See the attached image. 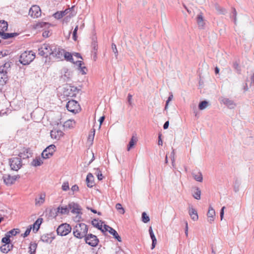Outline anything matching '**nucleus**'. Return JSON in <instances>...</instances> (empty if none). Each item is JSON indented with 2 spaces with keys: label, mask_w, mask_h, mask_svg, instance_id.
<instances>
[{
  "label": "nucleus",
  "mask_w": 254,
  "mask_h": 254,
  "mask_svg": "<svg viewBox=\"0 0 254 254\" xmlns=\"http://www.w3.org/2000/svg\"><path fill=\"white\" fill-rule=\"evenodd\" d=\"M88 230L87 226L84 223H78L73 228V234L76 238L82 239L87 236Z\"/></svg>",
  "instance_id": "f257e3e1"
},
{
  "label": "nucleus",
  "mask_w": 254,
  "mask_h": 254,
  "mask_svg": "<svg viewBox=\"0 0 254 254\" xmlns=\"http://www.w3.org/2000/svg\"><path fill=\"white\" fill-rule=\"evenodd\" d=\"M35 58V54L32 51H26L23 52L19 57V61L23 65H28Z\"/></svg>",
  "instance_id": "f03ea898"
},
{
  "label": "nucleus",
  "mask_w": 254,
  "mask_h": 254,
  "mask_svg": "<svg viewBox=\"0 0 254 254\" xmlns=\"http://www.w3.org/2000/svg\"><path fill=\"white\" fill-rule=\"evenodd\" d=\"M10 67L9 63H5L0 67V85H4L8 80L7 72Z\"/></svg>",
  "instance_id": "7ed1b4c3"
},
{
  "label": "nucleus",
  "mask_w": 254,
  "mask_h": 254,
  "mask_svg": "<svg viewBox=\"0 0 254 254\" xmlns=\"http://www.w3.org/2000/svg\"><path fill=\"white\" fill-rule=\"evenodd\" d=\"M68 207L69 211L70 210L71 213L77 214L75 217L76 220L79 221L81 219V215L82 214L81 206L76 203L71 202L68 203Z\"/></svg>",
  "instance_id": "20e7f679"
},
{
  "label": "nucleus",
  "mask_w": 254,
  "mask_h": 254,
  "mask_svg": "<svg viewBox=\"0 0 254 254\" xmlns=\"http://www.w3.org/2000/svg\"><path fill=\"white\" fill-rule=\"evenodd\" d=\"M9 164L11 170L13 171H18L22 166L21 158L14 157L9 159Z\"/></svg>",
  "instance_id": "39448f33"
},
{
  "label": "nucleus",
  "mask_w": 254,
  "mask_h": 254,
  "mask_svg": "<svg viewBox=\"0 0 254 254\" xmlns=\"http://www.w3.org/2000/svg\"><path fill=\"white\" fill-rule=\"evenodd\" d=\"M53 47H51L48 44H43L38 49L39 55L44 57H47L49 55H51L52 53Z\"/></svg>",
  "instance_id": "423d86ee"
},
{
  "label": "nucleus",
  "mask_w": 254,
  "mask_h": 254,
  "mask_svg": "<svg viewBox=\"0 0 254 254\" xmlns=\"http://www.w3.org/2000/svg\"><path fill=\"white\" fill-rule=\"evenodd\" d=\"M66 107L68 111L73 113H77L80 109L79 104L74 100L69 101L66 105Z\"/></svg>",
  "instance_id": "0eeeda50"
},
{
  "label": "nucleus",
  "mask_w": 254,
  "mask_h": 254,
  "mask_svg": "<svg viewBox=\"0 0 254 254\" xmlns=\"http://www.w3.org/2000/svg\"><path fill=\"white\" fill-rule=\"evenodd\" d=\"M71 228L69 224L66 223L60 225L57 228V232L58 235L66 236L70 232Z\"/></svg>",
  "instance_id": "6e6552de"
},
{
  "label": "nucleus",
  "mask_w": 254,
  "mask_h": 254,
  "mask_svg": "<svg viewBox=\"0 0 254 254\" xmlns=\"http://www.w3.org/2000/svg\"><path fill=\"white\" fill-rule=\"evenodd\" d=\"M56 150V146L51 144L45 148L42 152L41 155L43 158L48 159L51 157Z\"/></svg>",
  "instance_id": "1a4fd4ad"
},
{
  "label": "nucleus",
  "mask_w": 254,
  "mask_h": 254,
  "mask_svg": "<svg viewBox=\"0 0 254 254\" xmlns=\"http://www.w3.org/2000/svg\"><path fill=\"white\" fill-rule=\"evenodd\" d=\"M85 241L86 244L92 247H96L99 243L97 237L92 234H89L85 237Z\"/></svg>",
  "instance_id": "9d476101"
},
{
  "label": "nucleus",
  "mask_w": 254,
  "mask_h": 254,
  "mask_svg": "<svg viewBox=\"0 0 254 254\" xmlns=\"http://www.w3.org/2000/svg\"><path fill=\"white\" fill-rule=\"evenodd\" d=\"M29 15L33 18H37L41 16V11L38 5H33L29 11Z\"/></svg>",
  "instance_id": "9b49d317"
},
{
  "label": "nucleus",
  "mask_w": 254,
  "mask_h": 254,
  "mask_svg": "<svg viewBox=\"0 0 254 254\" xmlns=\"http://www.w3.org/2000/svg\"><path fill=\"white\" fill-rule=\"evenodd\" d=\"M65 51L59 47H55L52 49V56L56 57L57 59L61 60L63 58Z\"/></svg>",
  "instance_id": "f8f14e48"
},
{
  "label": "nucleus",
  "mask_w": 254,
  "mask_h": 254,
  "mask_svg": "<svg viewBox=\"0 0 254 254\" xmlns=\"http://www.w3.org/2000/svg\"><path fill=\"white\" fill-rule=\"evenodd\" d=\"M16 176H11L9 174H5L2 177L4 183L7 186L13 184L16 181Z\"/></svg>",
  "instance_id": "ddd939ff"
},
{
  "label": "nucleus",
  "mask_w": 254,
  "mask_h": 254,
  "mask_svg": "<svg viewBox=\"0 0 254 254\" xmlns=\"http://www.w3.org/2000/svg\"><path fill=\"white\" fill-rule=\"evenodd\" d=\"M50 134L51 137L56 140H59L64 135V133L61 130L55 128L51 131Z\"/></svg>",
  "instance_id": "4468645a"
},
{
  "label": "nucleus",
  "mask_w": 254,
  "mask_h": 254,
  "mask_svg": "<svg viewBox=\"0 0 254 254\" xmlns=\"http://www.w3.org/2000/svg\"><path fill=\"white\" fill-rule=\"evenodd\" d=\"M221 103L224 104L226 105L228 108L230 109H234L236 107V105L235 102L227 98H223L221 99Z\"/></svg>",
  "instance_id": "2eb2a0df"
},
{
  "label": "nucleus",
  "mask_w": 254,
  "mask_h": 254,
  "mask_svg": "<svg viewBox=\"0 0 254 254\" xmlns=\"http://www.w3.org/2000/svg\"><path fill=\"white\" fill-rule=\"evenodd\" d=\"M191 193L193 197L199 200L201 198V190L198 187H194L191 189Z\"/></svg>",
  "instance_id": "dca6fc26"
},
{
  "label": "nucleus",
  "mask_w": 254,
  "mask_h": 254,
  "mask_svg": "<svg viewBox=\"0 0 254 254\" xmlns=\"http://www.w3.org/2000/svg\"><path fill=\"white\" fill-rule=\"evenodd\" d=\"M189 213L192 220L193 221L198 220V216L197 211L192 206L189 207Z\"/></svg>",
  "instance_id": "f3484780"
},
{
  "label": "nucleus",
  "mask_w": 254,
  "mask_h": 254,
  "mask_svg": "<svg viewBox=\"0 0 254 254\" xmlns=\"http://www.w3.org/2000/svg\"><path fill=\"white\" fill-rule=\"evenodd\" d=\"M42 222L43 219L41 218H39L33 225H31L32 226V229H33V231L34 233H36L38 231Z\"/></svg>",
  "instance_id": "a211bd4d"
},
{
  "label": "nucleus",
  "mask_w": 254,
  "mask_h": 254,
  "mask_svg": "<svg viewBox=\"0 0 254 254\" xmlns=\"http://www.w3.org/2000/svg\"><path fill=\"white\" fill-rule=\"evenodd\" d=\"M69 207L68 205L67 206H59L57 209L56 214L58 215L59 213L61 214H68Z\"/></svg>",
  "instance_id": "6ab92c4d"
},
{
  "label": "nucleus",
  "mask_w": 254,
  "mask_h": 254,
  "mask_svg": "<svg viewBox=\"0 0 254 254\" xmlns=\"http://www.w3.org/2000/svg\"><path fill=\"white\" fill-rule=\"evenodd\" d=\"M207 216L209 218L208 221L210 223H211V222L214 220L215 218V210L211 206L209 207V209L207 212Z\"/></svg>",
  "instance_id": "aec40b11"
},
{
  "label": "nucleus",
  "mask_w": 254,
  "mask_h": 254,
  "mask_svg": "<svg viewBox=\"0 0 254 254\" xmlns=\"http://www.w3.org/2000/svg\"><path fill=\"white\" fill-rule=\"evenodd\" d=\"M13 247L11 244H3L0 247V250L2 253L6 254L12 249Z\"/></svg>",
  "instance_id": "412c9836"
},
{
  "label": "nucleus",
  "mask_w": 254,
  "mask_h": 254,
  "mask_svg": "<svg viewBox=\"0 0 254 254\" xmlns=\"http://www.w3.org/2000/svg\"><path fill=\"white\" fill-rule=\"evenodd\" d=\"M46 194L42 193L40 194L39 197L35 198V205L40 206L44 203L45 200Z\"/></svg>",
  "instance_id": "4be33fe9"
},
{
  "label": "nucleus",
  "mask_w": 254,
  "mask_h": 254,
  "mask_svg": "<svg viewBox=\"0 0 254 254\" xmlns=\"http://www.w3.org/2000/svg\"><path fill=\"white\" fill-rule=\"evenodd\" d=\"M87 186L89 188H92L94 185V177L91 173H89L86 179Z\"/></svg>",
  "instance_id": "5701e85b"
},
{
  "label": "nucleus",
  "mask_w": 254,
  "mask_h": 254,
  "mask_svg": "<svg viewBox=\"0 0 254 254\" xmlns=\"http://www.w3.org/2000/svg\"><path fill=\"white\" fill-rule=\"evenodd\" d=\"M18 35L17 33H8L0 31V36L3 39H7Z\"/></svg>",
  "instance_id": "b1692460"
},
{
  "label": "nucleus",
  "mask_w": 254,
  "mask_h": 254,
  "mask_svg": "<svg viewBox=\"0 0 254 254\" xmlns=\"http://www.w3.org/2000/svg\"><path fill=\"white\" fill-rule=\"evenodd\" d=\"M149 233L151 239L152 241V243L151 249L152 250H153L155 247V245H156V243H157V240L156 239V237L155 236V235H154V234L153 233V231L152 230V229L151 227H149Z\"/></svg>",
  "instance_id": "393cba45"
},
{
  "label": "nucleus",
  "mask_w": 254,
  "mask_h": 254,
  "mask_svg": "<svg viewBox=\"0 0 254 254\" xmlns=\"http://www.w3.org/2000/svg\"><path fill=\"white\" fill-rule=\"evenodd\" d=\"M31 153L29 152V149H26L22 152H20L18 157L21 158V160L22 159H24L28 158L31 157Z\"/></svg>",
  "instance_id": "a878e982"
},
{
  "label": "nucleus",
  "mask_w": 254,
  "mask_h": 254,
  "mask_svg": "<svg viewBox=\"0 0 254 254\" xmlns=\"http://www.w3.org/2000/svg\"><path fill=\"white\" fill-rule=\"evenodd\" d=\"M196 21L198 27L200 28H203L204 26V22L203 18V16L201 13H199L197 15Z\"/></svg>",
  "instance_id": "bb28decb"
},
{
  "label": "nucleus",
  "mask_w": 254,
  "mask_h": 254,
  "mask_svg": "<svg viewBox=\"0 0 254 254\" xmlns=\"http://www.w3.org/2000/svg\"><path fill=\"white\" fill-rule=\"evenodd\" d=\"M102 223L103 222L101 221H99L98 220L96 219H94L92 221V224L94 227L97 228L102 232H103L104 230H102Z\"/></svg>",
  "instance_id": "cd10ccee"
},
{
  "label": "nucleus",
  "mask_w": 254,
  "mask_h": 254,
  "mask_svg": "<svg viewBox=\"0 0 254 254\" xmlns=\"http://www.w3.org/2000/svg\"><path fill=\"white\" fill-rule=\"evenodd\" d=\"M111 235H112L114 238L117 239L119 242L122 241V239L121 237L119 235L117 232L113 228H110V231L109 232Z\"/></svg>",
  "instance_id": "c85d7f7f"
},
{
  "label": "nucleus",
  "mask_w": 254,
  "mask_h": 254,
  "mask_svg": "<svg viewBox=\"0 0 254 254\" xmlns=\"http://www.w3.org/2000/svg\"><path fill=\"white\" fill-rule=\"evenodd\" d=\"M192 176L194 179L197 182H201L203 180L202 174L200 172H197L196 174L194 172H192Z\"/></svg>",
  "instance_id": "c756f323"
},
{
  "label": "nucleus",
  "mask_w": 254,
  "mask_h": 254,
  "mask_svg": "<svg viewBox=\"0 0 254 254\" xmlns=\"http://www.w3.org/2000/svg\"><path fill=\"white\" fill-rule=\"evenodd\" d=\"M137 140V138L134 137V136H133L131 137L130 140L129 142V143H128V145L127 146V151H129L130 150V149L134 146L135 144L136 143Z\"/></svg>",
  "instance_id": "7c9ffc66"
},
{
  "label": "nucleus",
  "mask_w": 254,
  "mask_h": 254,
  "mask_svg": "<svg viewBox=\"0 0 254 254\" xmlns=\"http://www.w3.org/2000/svg\"><path fill=\"white\" fill-rule=\"evenodd\" d=\"M8 24L7 22L4 20L0 21V31L5 32L7 30Z\"/></svg>",
  "instance_id": "2f4dec72"
},
{
  "label": "nucleus",
  "mask_w": 254,
  "mask_h": 254,
  "mask_svg": "<svg viewBox=\"0 0 254 254\" xmlns=\"http://www.w3.org/2000/svg\"><path fill=\"white\" fill-rule=\"evenodd\" d=\"M37 247V244L35 243H31L29 247V252L30 254H34Z\"/></svg>",
  "instance_id": "473e14b6"
},
{
  "label": "nucleus",
  "mask_w": 254,
  "mask_h": 254,
  "mask_svg": "<svg viewBox=\"0 0 254 254\" xmlns=\"http://www.w3.org/2000/svg\"><path fill=\"white\" fill-rule=\"evenodd\" d=\"M64 59L66 61H69L73 63H74V62L73 61L72 55L70 53L65 51L64 53Z\"/></svg>",
  "instance_id": "72a5a7b5"
},
{
  "label": "nucleus",
  "mask_w": 254,
  "mask_h": 254,
  "mask_svg": "<svg viewBox=\"0 0 254 254\" xmlns=\"http://www.w3.org/2000/svg\"><path fill=\"white\" fill-rule=\"evenodd\" d=\"M43 164V161L40 158H36L34 159L32 162V165L34 166H39Z\"/></svg>",
  "instance_id": "f704fd0d"
},
{
  "label": "nucleus",
  "mask_w": 254,
  "mask_h": 254,
  "mask_svg": "<svg viewBox=\"0 0 254 254\" xmlns=\"http://www.w3.org/2000/svg\"><path fill=\"white\" fill-rule=\"evenodd\" d=\"M208 102L206 101H202L200 102L198 105L199 109L200 110H203L206 108L208 105Z\"/></svg>",
  "instance_id": "c9c22d12"
},
{
  "label": "nucleus",
  "mask_w": 254,
  "mask_h": 254,
  "mask_svg": "<svg viewBox=\"0 0 254 254\" xmlns=\"http://www.w3.org/2000/svg\"><path fill=\"white\" fill-rule=\"evenodd\" d=\"M76 64L78 65L80 69V71L82 72V74H86V68L85 66H81V65L82 64V62L81 61H77L76 62Z\"/></svg>",
  "instance_id": "e433bc0d"
},
{
  "label": "nucleus",
  "mask_w": 254,
  "mask_h": 254,
  "mask_svg": "<svg viewBox=\"0 0 254 254\" xmlns=\"http://www.w3.org/2000/svg\"><path fill=\"white\" fill-rule=\"evenodd\" d=\"M75 125V122L73 120H69L65 122L64 124V127H72Z\"/></svg>",
  "instance_id": "4c0bfd02"
},
{
  "label": "nucleus",
  "mask_w": 254,
  "mask_h": 254,
  "mask_svg": "<svg viewBox=\"0 0 254 254\" xmlns=\"http://www.w3.org/2000/svg\"><path fill=\"white\" fill-rule=\"evenodd\" d=\"M10 235H5V236L3 237L1 240V242L3 243L4 244H10Z\"/></svg>",
  "instance_id": "58836bf2"
},
{
  "label": "nucleus",
  "mask_w": 254,
  "mask_h": 254,
  "mask_svg": "<svg viewBox=\"0 0 254 254\" xmlns=\"http://www.w3.org/2000/svg\"><path fill=\"white\" fill-rule=\"evenodd\" d=\"M69 89H67V90H68ZM69 90L73 92V93L70 94L68 95V96H70L71 97L74 96L76 95V92H77V89L76 87L74 86H70L69 87Z\"/></svg>",
  "instance_id": "ea45409f"
},
{
  "label": "nucleus",
  "mask_w": 254,
  "mask_h": 254,
  "mask_svg": "<svg viewBox=\"0 0 254 254\" xmlns=\"http://www.w3.org/2000/svg\"><path fill=\"white\" fill-rule=\"evenodd\" d=\"M150 219L149 216L147 215V214L145 212H143L142 213V221L144 223H147L149 221Z\"/></svg>",
  "instance_id": "a19ab883"
},
{
  "label": "nucleus",
  "mask_w": 254,
  "mask_h": 254,
  "mask_svg": "<svg viewBox=\"0 0 254 254\" xmlns=\"http://www.w3.org/2000/svg\"><path fill=\"white\" fill-rule=\"evenodd\" d=\"M116 208L120 213L124 214L125 210H124V208L122 207L121 204L117 203L116 205Z\"/></svg>",
  "instance_id": "79ce46f5"
},
{
  "label": "nucleus",
  "mask_w": 254,
  "mask_h": 254,
  "mask_svg": "<svg viewBox=\"0 0 254 254\" xmlns=\"http://www.w3.org/2000/svg\"><path fill=\"white\" fill-rule=\"evenodd\" d=\"M73 8V7H72L71 8H67V9H66L65 10L61 11V12H62V13L63 14V15L64 16H65L69 13V15L67 16L70 17L71 16H72V15H71V13L70 12H71V9H72Z\"/></svg>",
  "instance_id": "37998d69"
},
{
  "label": "nucleus",
  "mask_w": 254,
  "mask_h": 254,
  "mask_svg": "<svg viewBox=\"0 0 254 254\" xmlns=\"http://www.w3.org/2000/svg\"><path fill=\"white\" fill-rule=\"evenodd\" d=\"M19 233V230L18 229H13L6 233L7 235H10L11 236H15L17 233Z\"/></svg>",
  "instance_id": "c03bdc74"
},
{
  "label": "nucleus",
  "mask_w": 254,
  "mask_h": 254,
  "mask_svg": "<svg viewBox=\"0 0 254 254\" xmlns=\"http://www.w3.org/2000/svg\"><path fill=\"white\" fill-rule=\"evenodd\" d=\"M49 25H50V24L49 23L45 22H41L38 23L37 24V27L38 28H39V27H41V28L46 27L47 26L48 27L49 26Z\"/></svg>",
  "instance_id": "a18cd8bd"
},
{
  "label": "nucleus",
  "mask_w": 254,
  "mask_h": 254,
  "mask_svg": "<svg viewBox=\"0 0 254 254\" xmlns=\"http://www.w3.org/2000/svg\"><path fill=\"white\" fill-rule=\"evenodd\" d=\"M233 67L235 68L238 73L240 74L241 73V68L239 64L237 62H235L233 64Z\"/></svg>",
  "instance_id": "49530a36"
},
{
  "label": "nucleus",
  "mask_w": 254,
  "mask_h": 254,
  "mask_svg": "<svg viewBox=\"0 0 254 254\" xmlns=\"http://www.w3.org/2000/svg\"><path fill=\"white\" fill-rule=\"evenodd\" d=\"M173 98V95L172 93H171L170 96H169L167 100L166 101L165 107V110H167L168 109V106L169 105V103L172 100Z\"/></svg>",
  "instance_id": "de8ad7c7"
},
{
  "label": "nucleus",
  "mask_w": 254,
  "mask_h": 254,
  "mask_svg": "<svg viewBox=\"0 0 254 254\" xmlns=\"http://www.w3.org/2000/svg\"><path fill=\"white\" fill-rule=\"evenodd\" d=\"M62 189L64 191H66L69 189L68 183L67 182H65L63 184Z\"/></svg>",
  "instance_id": "09e8293b"
},
{
  "label": "nucleus",
  "mask_w": 254,
  "mask_h": 254,
  "mask_svg": "<svg viewBox=\"0 0 254 254\" xmlns=\"http://www.w3.org/2000/svg\"><path fill=\"white\" fill-rule=\"evenodd\" d=\"M216 10L220 12L221 14H224L226 12V10L225 9L220 7L218 5H216L215 6Z\"/></svg>",
  "instance_id": "8fccbe9b"
},
{
  "label": "nucleus",
  "mask_w": 254,
  "mask_h": 254,
  "mask_svg": "<svg viewBox=\"0 0 254 254\" xmlns=\"http://www.w3.org/2000/svg\"><path fill=\"white\" fill-rule=\"evenodd\" d=\"M236 16H237L236 10L235 8H233L232 15L231 16V17L233 19L234 22L235 23V24L236 23V20H237Z\"/></svg>",
  "instance_id": "3c124183"
},
{
  "label": "nucleus",
  "mask_w": 254,
  "mask_h": 254,
  "mask_svg": "<svg viewBox=\"0 0 254 254\" xmlns=\"http://www.w3.org/2000/svg\"><path fill=\"white\" fill-rule=\"evenodd\" d=\"M53 16L56 19H60L61 18H62L63 16H64L61 11H60V12L58 11V12H56L54 14Z\"/></svg>",
  "instance_id": "603ef678"
},
{
  "label": "nucleus",
  "mask_w": 254,
  "mask_h": 254,
  "mask_svg": "<svg viewBox=\"0 0 254 254\" xmlns=\"http://www.w3.org/2000/svg\"><path fill=\"white\" fill-rule=\"evenodd\" d=\"M95 130L93 129V130L91 132L90 134H89L88 136V140L92 141L94 139V135H95Z\"/></svg>",
  "instance_id": "864d4df0"
},
{
  "label": "nucleus",
  "mask_w": 254,
  "mask_h": 254,
  "mask_svg": "<svg viewBox=\"0 0 254 254\" xmlns=\"http://www.w3.org/2000/svg\"><path fill=\"white\" fill-rule=\"evenodd\" d=\"M32 229V226H29V228H28L25 232H24V233L22 235V236L25 238L26 237H27L28 235H29L30 232H31V230Z\"/></svg>",
  "instance_id": "5fc2aeb1"
},
{
  "label": "nucleus",
  "mask_w": 254,
  "mask_h": 254,
  "mask_svg": "<svg viewBox=\"0 0 254 254\" xmlns=\"http://www.w3.org/2000/svg\"><path fill=\"white\" fill-rule=\"evenodd\" d=\"M78 29V26L76 25V26L75 27L73 32V39L74 41H76L77 39V31Z\"/></svg>",
  "instance_id": "6e6d98bb"
},
{
  "label": "nucleus",
  "mask_w": 254,
  "mask_h": 254,
  "mask_svg": "<svg viewBox=\"0 0 254 254\" xmlns=\"http://www.w3.org/2000/svg\"><path fill=\"white\" fill-rule=\"evenodd\" d=\"M112 49L113 52L114 53V54L115 55L116 57L117 58L118 52L116 45L114 43H112Z\"/></svg>",
  "instance_id": "4d7b16f0"
},
{
  "label": "nucleus",
  "mask_w": 254,
  "mask_h": 254,
  "mask_svg": "<svg viewBox=\"0 0 254 254\" xmlns=\"http://www.w3.org/2000/svg\"><path fill=\"white\" fill-rule=\"evenodd\" d=\"M96 175L98 178V179L99 181H101L103 179V175H102L101 172L98 169L97 170Z\"/></svg>",
  "instance_id": "13d9d810"
},
{
  "label": "nucleus",
  "mask_w": 254,
  "mask_h": 254,
  "mask_svg": "<svg viewBox=\"0 0 254 254\" xmlns=\"http://www.w3.org/2000/svg\"><path fill=\"white\" fill-rule=\"evenodd\" d=\"M92 46L93 47V50H94V51L95 52V54H96V52H97V48H98V47H97V44L96 41H94L92 42Z\"/></svg>",
  "instance_id": "bf43d9fd"
},
{
  "label": "nucleus",
  "mask_w": 254,
  "mask_h": 254,
  "mask_svg": "<svg viewBox=\"0 0 254 254\" xmlns=\"http://www.w3.org/2000/svg\"><path fill=\"white\" fill-rule=\"evenodd\" d=\"M225 208V206H223L220 210V218L222 220L223 219V216H224V209Z\"/></svg>",
  "instance_id": "052dcab7"
},
{
  "label": "nucleus",
  "mask_w": 254,
  "mask_h": 254,
  "mask_svg": "<svg viewBox=\"0 0 254 254\" xmlns=\"http://www.w3.org/2000/svg\"><path fill=\"white\" fill-rule=\"evenodd\" d=\"M127 102L130 105H132V95L130 94L127 96Z\"/></svg>",
  "instance_id": "680f3d73"
},
{
  "label": "nucleus",
  "mask_w": 254,
  "mask_h": 254,
  "mask_svg": "<svg viewBox=\"0 0 254 254\" xmlns=\"http://www.w3.org/2000/svg\"><path fill=\"white\" fill-rule=\"evenodd\" d=\"M110 228H112V227H111L110 226H109L108 225H104V229H102V230H104L103 232H106V231L109 232Z\"/></svg>",
  "instance_id": "e2e57ef3"
},
{
  "label": "nucleus",
  "mask_w": 254,
  "mask_h": 254,
  "mask_svg": "<svg viewBox=\"0 0 254 254\" xmlns=\"http://www.w3.org/2000/svg\"><path fill=\"white\" fill-rule=\"evenodd\" d=\"M41 239L43 242H48V237L45 235H43L41 236Z\"/></svg>",
  "instance_id": "0e129e2a"
},
{
  "label": "nucleus",
  "mask_w": 254,
  "mask_h": 254,
  "mask_svg": "<svg viewBox=\"0 0 254 254\" xmlns=\"http://www.w3.org/2000/svg\"><path fill=\"white\" fill-rule=\"evenodd\" d=\"M78 187L76 185H73L71 188V190L73 192L78 191Z\"/></svg>",
  "instance_id": "69168bd1"
},
{
  "label": "nucleus",
  "mask_w": 254,
  "mask_h": 254,
  "mask_svg": "<svg viewBox=\"0 0 254 254\" xmlns=\"http://www.w3.org/2000/svg\"><path fill=\"white\" fill-rule=\"evenodd\" d=\"M169 125V121L166 122L163 126L164 129H167L168 128Z\"/></svg>",
  "instance_id": "338daca9"
},
{
  "label": "nucleus",
  "mask_w": 254,
  "mask_h": 254,
  "mask_svg": "<svg viewBox=\"0 0 254 254\" xmlns=\"http://www.w3.org/2000/svg\"><path fill=\"white\" fill-rule=\"evenodd\" d=\"M251 85H253V86H254V73L251 77Z\"/></svg>",
  "instance_id": "774afa93"
}]
</instances>
